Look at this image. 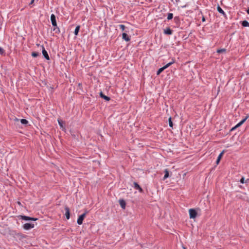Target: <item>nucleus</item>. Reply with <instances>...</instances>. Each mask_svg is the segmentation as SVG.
<instances>
[{
	"instance_id": "nucleus-1",
	"label": "nucleus",
	"mask_w": 249,
	"mask_h": 249,
	"mask_svg": "<svg viewBox=\"0 0 249 249\" xmlns=\"http://www.w3.org/2000/svg\"><path fill=\"white\" fill-rule=\"evenodd\" d=\"M88 212L86 211L85 213H84L83 214L80 215L77 219V222L78 225H81L83 223V221L85 217L86 214Z\"/></svg>"
},
{
	"instance_id": "nucleus-2",
	"label": "nucleus",
	"mask_w": 249,
	"mask_h": 249,
	"mask_svg": "<svg viewBox=\"0 0 249 249\" xmlns=\"http://www.w3.org/2000/svg\"><path fill=\"white\" fill-rule=\"evenodd\" d=\"M189 213L190 218H195L197 216V213L195 209H190Z\"/></svg>"
},
{
	"instance_id": "nucleus-3",
	"label": "nucleus",
	"mask_w": 249,
	"mask_h": 249,
	"mask_svg": "<svg viewBox=\"0 0 249 249\" xmlns=\"http://www.w3.org/2000/svg\"><path fill=\"white\" fill-rule=\"evenodd\" d=\"M20 219L24 220H32V221H36L37 220V218L31 217L29 216H25V215H20Z\"/></svg>"
},
{
	"instance_id": "nucleus-4",
	"label": "nucleus",
	"mask_w": 249,
	"mask_h": 249,
	"mask_svg": "<svg viewBox=\"0 0 249 249\" xmlns=\"http://www.w3.org/2000/svg\"><path fill=\"white\" fill-rule=\"evenodd\" d=\"M34 227L35 225L33 223H25L23 225V229L26 230H29L34 228Z\"/></svg>"
},
{
	"instance_id": "nucleus-5",
	"label": "nucleus",
	"mask_w": 249,
	"mask_h": 249,
	"mask_svg": "<svg viewBox=\"0 0 249 249\" xmlns=\"http://www.w3.org/2000/svg\"><path fill=\"white\" fill-rule=\"evenodd\" d=\"M41 47L42 48V54L44 56V58L46 59L47 60H50V57L48 54L47 52L45 49L44 46L42 45L41 46Z\"/></svg>"
},
{
	"instance_id": "nucleus-6",
	"label": "nucleus",
	"mask_w": 249,
	"mask_h": 249,
	"mask_svg": "<svg viewBox=\"0 0 249 249\" xmlns=\"http://www.w3.org/2000/svg\"><path fill=\"white\" fill-rule=\"evenodd\" d=\"M51 20L52 22V25L53 27H56L57 23H56L55 16L53 14L51 15Z\"/></svg>"
},
{
	"instance_id": "nucleus-7",
	"label": "nucleus",
	"mask_w": 249,
	"mask_h": 249,
	"mask_svg": "<svg viewBox=\"0 0 249 249\" xmlns=\"http://www.w3.org/2000/svg\"><path fill=\"white\" fill-rule=\"evenodd\" d=\"M133 184H134L133 187L135 189L138 190L141 193L143 192L142 189L137 182H134Z\"/></svg>"
},
{
	"instance_id": "nucleus-8",
	"label": "nucleus",
	"mask_w": 249,
	"mask_h": 249,
	"mask_svg": "<svg viewBox=\"0 0 249 249\" xmlns=\"http://www.w3.org/2000/svg\"><path fill=\"white\" fill-rule=\"evenodd\" d=\"M65 216L67 219H69L70 217V209L69 207H65Z\"/></svg>"
},
{
	"instance_id": "nucleus-9",
	"label": "nucleus",
	"mask_w": 249,
	"mask_h": 249,
	"mask_svg": "<svg viewBox=\"0 0 249 249\" xmlns=\"http://www.w3.org/2000/svg\"><path fill=\"white\" fill-rule=\"evenodd\" d=\"M119 202L121 208L123 209H124L126 206L125 201L124 199H120Z\"/></svg>"
},
{
	"instance_id": "nucleus-10",
	"label": "nucleus",
	"mask_w": 249,
	"mask_h": 249,
	"mask_svg": "<svg viewBox=\"0 0 249 249\" xmlns=\"http://www.w3.org/2000/svg\"><path fill=\"white\" fill-rule=\"evenodd\" d=\"M123 39L126 41H129L130 40L129 36L125 33H123L122 34Z\"/></svg>"
},
{
	"instance_id": "nucleus-11",
	"label": "nucleus",
	"mask_w": 249,
	"mask_h": 249,
	"mask_svg": "<svg viewBox=\"0 0 249 249\" xmlns=\"http://www.w3.org/2000/svg\"><path fill=\"white\" fill-rule=\"evenodd\" d=\"M224 153V150H223V151H222L220 154L219 155V156H218L217 157V159L216 160V164H218L219 163V161L223 155V154Z\"/></svg>"
},
{
	"instance_id": "nucleus-12",
	"label": "nucleus",
	"mask_w": 249,
	"mask_h": 249,
	"mask_svg": "<svg viewBox=\"0 0 249 249\" xmlns=\"http://www.w3.org/2000/svg\"><path fill=\"white\" fill-rule=\"evenodd\" d=\"M172 30L169 28H167L164 30V33L166 35H170L172 34Z\"/></svg>"
},
{
	"instance_id": "nucleus-13",
	"label": "nucleus",
	"mask_w": 249,
	"mask_h": 249,
	"mask_svg": "<svg viewBox=\"0 0 249 249\" xmlns=\"http://www.w3.org/2000/svg\"><path fill=\"white\" fill-rule=\"evenodd\" d=\"M100 96L106 101H109L110 100V98L109 97L104 95L102 92L100 93Z\"/></svg>"
},
{
	"instance_id": "nucleus-14",
	"label": "nucleus",
	"mask_w": 249,
	"mask_h": 249,
	"mask_svg": "<svg viewBox=\"0 0 249 249\" xmlns=\"http://www.w3.org/2000/svg\"><path fill=\"white\" fill-rule=\"evenodd\" d=\"M217 10L220 13L222 14L224 16L226 17V14L225 12L222 9V8L219 5H218L217 7Z\"/></svg>"
},
{
	"instance_id": "nucleus-15",
	"label": "nucleus",
	"mask_w": 249,
	"mask_h": 249,
	"mask_svg": "<svg viewBox=\"0 0 249 249\" xmlns=\"http://www.w3.org/2000/svg\"><path fill=\"white\" fill-rule=\"evenodd\" d=\"M164 173H165V175L163 178V180L166 179L167 178H168L169 177V171L167 169H165L164 170Z\"/></svg>"
},
{
	"instance_id": "nucleus-16",
	"label": "nucleus",
	"mask_w": 249,
	"mask_h": 249,
	"mask_svg": "<svg viewBox=\"0 0 249 249\" xmlns=\"http://www.w3.org/2000/svg\"><path fill=\"white\" fill-rule=\"evenodd\" d=\"M242 25L243 27H249V22L247 20H244L242 22Z\"/></svg>"
},
{
	"instance_id": "nucleus-17",
	"label": "nucleus",
	"mask_w": 249,
	"mask_h": 249,
	"mask_svg": "<svg viewBox=\"0 0 249 249\" xmlns=\"http://www.w3.org/2000/svg\"><path fill=\"white\" fill-rule=\"evenodd\" d=\"M53 31H54L55 32V33L56 34H59L60 31V29L59 28L57 27V26L56 25V27H54V28H53Z\"/></svg>"
},
{
	"instance_id": "nucleus-18",
	"label": "nucleus",
	"mask_w": 249,
	"mask_h": 249,
	"mask_svg": "<svg viewBox=\"0 0 249 249\" xmlns=\"http://www.w3.org/2000/svg\"><path fill=\"white\" fill-rule=\"evenodd\" d=\"M20 123L24 125H26L28 123V121L25 119H22L20 120Z\"/></svg>"
},
{
	"instance_id": "nucleus-19",
	"label": "nucleus",
	"mask_w": 249,
	"mask_h": 249,
	"mask_svg": "<svg viewBox=\"0 0 249 249\" xmlns=\"http://www.w3.org/2000/svg\"><path fill=\"white\" fill-rule=\"evenodd\" d=\"M165 69L164 67L160 68L157 71V74L159 75L162 71H163Z\"/></svg>"
},
{
	"instance_id": "nucleus-20",
	"label": "nucleus",
	"mask_w": 249,
	"mask_h": 249,
	"mask_svg": "<svg viewBox=\"0 0 249 249\" xmlns=\"http://www.w3.org/2000/svg\"><path fill=\"white\" fill-rule=\"evenodd\" d=\"M79 29H80V26H77L76 27L75 29V30H74V35H77L78 34V32L79 31Z\"/></svg>"
},
{
	"instance_id": "nucleus-21",
	"label": "nucleus",
	"mask_w": 249,
	"mask_h": 249,
	"mask_svg": "<svg viewBox=\"0 0 249 249\" xmlns=\"http://www.w3.org/2000/svg\"><path fill=\"white\" fill-rule=\"evenodd\" d=\"M226 49H218L216 52L217 53H225V52H226Z\"/></svg>"
},
{
	"instance_id": "nucleus-22",
	"label": "nucleus",
	"mask_w": 249,
	"mask_h": 249,
	"mask_svg": "<svg viewBox=\"0 0 249 249\" xmlns=\"http://www.w3.org/2000/svg\"><path fill=\"white\" fill-rule=\"evenodd\" d=\"M173 18V14L172 13H168L167 16V19L170 20Z\"/></svg>"
},
{
	"instance_id": "nucleus-23",
	"label": "nucleus",
	"mask_w": 249,
	"mask_h": 249,
	"mask_svg": "<svg viewBox=\"0 0 249 249\" xmlns=\"http://www.w3.org/2000/svg\"><path fill=\"white\" fill-rule=\"evenodd\" d=\"M39 55V53L36 52H33L32 53V56L34 57H36Z\"/></svg>"
},
{
	"instance_id": "nucleus-24",
	"label": "nucleus",
	"mask_w": 249,
	"mask_h": 249,
	"mask_svg": "<svg viewBox=\"0 0 249 249\" xmlns=\"http://www.w3.org/2000/svg\"><path fill=\"white\" fill-rule=\"evenodd\" d=\"M168 121H169V126L171 127H173V123H172V121L171 117H170L169 118Z\"/></svg>"
},
{
	"instance_id": "nucleus-25",
	"label": "nucleus",
	"mask_w": 249,
	"mask_h": 249,
	"mask_svg": "<svg viewBox=\"0 0 249 249\" xmlns=\"http://www.w3.org/2000/svg\"><path fill=\"white\" fill-rule=\"evenodd\" d=\"M249 180V179H247V180H246V181H245V178H244V177H242V178H241V179H240V182L241 183H243H243H246V182H247V181H248Z\"/></svg>"
},
{
	"instance_id": "nucleus-26",
	"label": "nucleus",
	"mask_w": 249,
	"mask_h": 249,
	"mask_svg": "<svg viewBox=\"0 0 249 249\" xmlns=\"http://www.w3.org/2000/svg\"><path fill=\"white\" fill-rule=\"evenodd\" d=\"M58 123L60 125V126L62 128L63 127V121L61 120H58Z\"/></svg>"
},
{
	"instance_id": "nucleus-27",
	"label": "nucleus",
	"mask_w": 249,
	"mask_h": 249,
	"mask_svg": "<svg viewBox=\"0 0 249 249\" xmlns=\"http://www.w3.org/2000/svg\"><path fill=\"white\" fill-rule=\"evenodd\" d=\"M119 27L122 31H124L125 30V26L124 25L120 24L119 25Z\"/></svg>"
},
{
	"instance_id": "nucleus-28",
	"label": "nucleus",
	"mask_w": 249,
	"mask_h": 249,
	"mask_svg": "<svg viewBox=\"0 0 249 249\" xmlns=\"http://www.w3.org/2000/svg\"><path fill=\"white\" fill-rule=\"evenodd\" d=\"M249 117V115H247L244 119H243L242 121H240L242 124L247 120V119Z\"/></svg>"
},
{
	"instance_id": "nucleus-29",
	"label": "nucleus",
	"mask_w": 249,
	"mask_h": 249,
	"mask_svg": "<svg viewBox=\"0 0 249 249\" xmlns=\"http://www.w3.org/2000/svg\"><path fill=\"white\" fill-rule=\"evenodd\" d=\"M249 117V115H247L244 119H243L242 121H240L242 124L247 120V119Z\"/></svg>"
},
{
	"instance_id": "nucleus-30",
	"label": "nucleus",
	"mask_w": 249,
	"mask_h": 249,
	"mask_svg": "<svg viewBox=\"0 0 249 249\" xmlns=\"http://www.w3.org/2000/svg\"><path fill=\"white\" fill-rule=\"evenodd\" d=\"M171 65V63L169 62L168 63H167L166 65H165L163 67L166 69V68H167L168 67H169Z\"/></svg>"
},
{
	"instance_id": "nucleus-31",
	"label": "nucleus",
	"mask_w": 249,
	"mask_h": 249,
	"mask_svg": "<svg viewBox=\"0 0 249 249\" xmlns=\"http://www.w3.org/2000/svg\"><path fill=\"white\" fill-rule=\"evenodd\" d=\"M4 53V50L3 49L0 47V54H2Z\"/></svg>"
},
{
	"instance_id": "nucleus-32",
	"label": "nucleus",
	"mask_w": 249,
	"mask_h": 249,
	"mask_svg": "<svg viewBox=\"0 0 249 249\" xmlns=\"http://www.w3.org/2000/svg\"><path fill=\"white\" fill-rule=\"evenodd\" d=\"M175 59L174 58H172V61H170L169 63H170L172 65V64H174L175 63Z\"/></svg>"
},
{
	"instance_id": "nucleus-33",
	"label": "nucleus",
	"mask_w": 249,
	"mask_h": 249,
	"mask_svg": "<svg viewBox=\"0 0 249 249\" xmlns=\"http://www.w3.org/2000/svg\"><path fill=\"white\" fill-rule=\"evenodd\" d=\"M174 20H175V21L176 22V21H178L179 20V18H178V17H175V18H174Z\"/></svg>"
},
{
	"instance_id": "nucleus-34",
	"label": "nucleus",
	"mask_w": 249,
	"mask_h": 249,
	"mask_svg": "<svg viewBox=\"0 0 249 249\" xmlns=\"http://www.w3.org/2000/svg\"><path fill=\"white\" fill-rule=\"evenodd\" d=\"M202 21L203 22L205 21V17H204V16H203V17H202Z\"/></svg>"
},
{
	"instance_id": "nucleus-35",
	"label": "nucleus",
	"mask_w": 249,
	"mask_h": 249,
	"mask_svg": "<svg viewBox=\"0 0 249 249\" xmlns=\"http://www.w3.org/2000/svg\"><path fill=\"white\" fill-rule=\"evenodd\" d=\"M34 0H31V1L30 2V4H33V2H34Z\"/></svg>"
},
{
	"instance_id": "nucleus-36",
	"label": "nucleus",
	"mask_w": 249,
	"mask_h": 249,
	"mask_svg": "<svg viewBox=\"0 0 249 249\" xmlns=\"http://www.w3.org/2000/svg\"><path fill=\"white\" fill-rule=\"evenodd\" d=\"M239 126H240V125H239V124H237L235 126V127H239Z\"/></svg>"
},
{
	"instance_id": "nucleus-37",
	"label": "nucleus",
	"mask_w": 249,
	"mask_h": 249,
	"mask_svg": "<svg viewBox=\"0 0 249 249\" xmlns=\"http://www.w3.org/2000/svg\"><path fill=\"white\" fill-rule=\"evenodd\" d=\"M247 12L248 14H249V8H248V9L247 10Z\"/></svg>"
},
{
	"instance_id": "nucleus-38",
	"label": "nucleus",
	"mask_w": 249,
	"mask_h": 249,
	"mask_svg": "<svg viewBox=\"0 0 249 249\" xmlns=\"http://www.w3.org/2000/svg\"><path fill=\"white\" fill-rule=\"evenodd\" d=\"M236 128H237V127H235V126H234V127H233V128H232V129H231V130H234L235 129H236Z\"/></svg>"
},
{
	"instance_id": "nucleus-39",
	"label": "nucleus",
	"mask_w": 249,
	"mask_h": 249,
	"mask_svg": "<svg viewBox=\"0 0 249 249\" xmlns=\"http://www.w3.org/2000/svg\"><path fill=\"white\" fill-rule=\"evenodd\" d=\"M238 124H239V125H240V126H241L242 125V124L240 122L239 123H238Z\"/></svg>"
},
{
	"instance_id": "nucleus-40",
	"label": "nucleus",
	"mask_w": 249,
	"mask_h": 249,
	"mask_svg": "<svg viewBox=\"0 0 249 249\" xmlns=\"http://www.w3.org/2000/svg\"><path fill=\"white\" fill-rule=\"evenodd\" d=\"M183 249H186L185 247H183Z\"/></svg>"
}]
</instances>
